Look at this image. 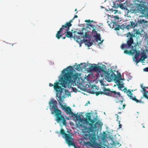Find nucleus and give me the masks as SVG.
Masks as SVG:
<instances>
[{"label": "nucleus", "mask_w": 148, "mask_h": 148, "mask_svg": "<svg viewBox=\"0 0 148 148\" xmlns=\"http://www.w3.org/2000/svg\"><path fill=\"white\" fill-rule=\"evenodd\" d=\"M73 19L71 20H70V21H69V22H67L66 23V24H68V23H70V24L71 25V26L72 25V24H71V23L72 22V21H73Z\"/></svg>", "instance_id": "c9c22d12"}, {"label": "nucleus", "mask_w": 148, "mask_h": 148, "mask_svg": "<svg viewBox=\"0 0 148 148\" xmlns=\"http://www.w3.org/2000/svg\"><path fill=\"white\" fill-rule=\"evenodd\" d=\"M103 123L99 121L96 122L92 127H90L89 131L84 133V137L86 140H88L92 143H94L96 141L95 132L101 128Z\"/></svg>", "instance_id": "f03ea898"}, {"label": "nucleus", "mask_w": 148, "mask_h": 148, "mask_svg": "<svg viewBox=\"0 0 148 148\" xmlns=\"http://www.w3.org/2000/svg\"><path fill=\"white\" fill-rule=\"evenodd\" d=\"M96 120V119L95 118L94 119H91V120L89 121L91 123L90 124V125L91 126V127H92L94 125L93 123L95 122V120Z\"/></svg>", "instance_id": "c85d7f7f"}, {"label": "nucleus", "mask_w": 148, "mask_h": 148, "mask_svg": "<svg viewBox=\"0 0 148 148\" xmlns=\"http://www.w3.org/2000/svg\"><path fill=\"white\" fill-rule=\"evenodd\" d=\"M60 133L61 135L64 136H63V137L65 138L66 143L69 146H75V144L73 142L74 139L72 138V135L66 134L64 130L63 129H61Z\"/></svg>", "instance_id": "0eeeda50"}, {"label": "nucleus", "mask_w": 148, "mask_h": 148, "mask_svg": "<svg viewBox=\"0 0 148 148\" xmlns=\"http://www.w3.org/2000/svg\"><path fill=\"white\" fill-rule=\"evenodd\" d=\"M74 33L73 38L76 40L77 42L82 41V40L83 36V32H74Z\"/></svg>", "instance_id": "9b49d317"}, {"label": "nucleus", "mask_w": 148, "mask_h": 148, "mask_svg": "<svg viewBox=\"0 0 148 148\" xmlns=\"http://www.w3.org/2000/svg\"><path fill=\"white\" fill-rule=\"evenodd\" d=\"M132 50V51H128L126 50H124V53L126 54L129 55H133L134 54V52H133V50Z\"/></svg>", "instance_id": "a211bd4d"}, {"label": "nucleus", "mask_w": 148, "mask_h": 148, "mask_svg": "<svg viewBox=\"0 0 148 148\" xmlns=\"http://www.w3.org/2000/svg\"><path fill=\"white\" fill-rule=\"evenodd\" d=\"M143 128H145V127L144 126H143Z\"/></svg>", "instance_id": "3c124183"}, {"label": "nucleus", "mask_w": 148, "mask_h": 148, "mask_svg": "<svg viewBox=\"0 0 148 148\" xmlns=\"http://www.w3.org/2000/svg\"><path fill=\"white\" fill-rule=\"evenodd\" d=\"M75 11H77V9H75Z\"/></svg>", "instance_id": "09e8293b"}, {"label": "nucleus", "mask_w": 148, "mask_h": 148, "mask_svg": "<svg viewBox=\"0 0 148 148\" xmlns=\"http://www.w3.org/2000/svg\"><path fill=\"white\" fill-rule=\"evenodd\" d=\"M103 70L104 71H101V72L104 73L105 75V79L108 82H110L112 79H114L115 81L117 80L119 82L120 80L122 79L120 74L119 76L118 77L111 70H108V71H106L104 68Z\"/></svg>", "instance_id": "39448f33"}, {"label": "nucleus", "mask_w": 148, "mask_h": 148, "mask_svg": "<svg viewBox=\"0 0 148 148\" xmlns=\"http://www.w3.org/2000/svg\"><path fill=\"white\" fill-rule=\"evenodd\" d=\"M83 64H78L76 66V67L75 68V69L79 71L80 70H82L84 69V67H81L82 65Z\"/></svg>", "instance_id": "412c9836"}, {"label": "nucleus", "mask_w": 148, "mask_h": 148, "mask_svg": "<svg viewBox=\"0 0 148 148\" xmlns=\"http://www.w3.org/2000/svg\"><path fill=\"white\" fill-rule=\"evenodd\" d=\"M94 87L96 89L97 88L96 86L92 87L90 90L92 91H90L91 93L92 94H95L96 96H98L99 94L102 95L103 94L107 96L115 97L117 98L121 96V94L119 92H117L115 91H112L110 88H106L105 87H104L103 92H96L93 90V89H94Z\"/></svg>", "instance_id": "20e7f679"}, {"label": "nucleus", "mask_w": 148, "mask_h": 148, "mask_svg": "<svg viewBox=\"0 0 148 148\" xmlns=\"http://www.w3.org/2000/svg\"><path fill=\"white\" fill-rule=\"evenodd\" d=\"M95 145L98 148H106L105 147L102 146V143H96Z\"/></svg>", "instance_id": "b1692460"}, {"label": "nucleus", "mask_w": 148, "mask_h": 148, "mask_svg": "<svg viewBox=\"0 0 148 148\" xmlns=\"http://www.w3.org/2000/svg\"><path fill=\"white\" fill-rule=\"evenodd\" d=\"M117 101L116 102V103H120V104L121 105H122L123 104V101H121V100H119L117 99Z\"/></svg>", "instance_id": "72a5a7b5"}, {"label": "nucleus", "mask_w": 148, "mask_h": 148, "mask_svg": "<svg viewBox=\"0 0 148 148\" xmlns=\"http://www.w3.org/2000/svg\"><path fill=\"white\" fill-rule=\"evenodd\" d=\"M141 0H136L135 1V2H139V3L138 4L139 5H140V4L141 2Z\"/></svg>", "instance_id": "4c0bfd02"}, {"label": "nucleus", "mask_w": 148, "mask_h": 148, "mask_svg": "<svg viewBox=\"0 0 148 148\" xmlns=\"http://www.w3.org/2000/svg\"><path fill=\"white\" fill-rule=\"evenodd\" d=\"M82 40L84 42L86 40H90V38L88 34L86 33L85 35L83 34V36Z\"/></svg>", "instance_id": "6ab92c4d"}, {"label": "nucleus", "mask_w": 148, "mask_h": 148, "mask_svg": "<svg viewBox=\"0 0 148 148\" xmlns=\"http://www.w3.org/2000/svg\"><path fill=\"white\" fill-rule=\"evenodd\" d=\"M138 22L139 24H142V23H146L147 22V21L144 19H141L140 20H138Z\"/></svg>", "instance_id": "cd10ccee"}, {"label": "nucleus", "mask_w": 148, "mask_h": 148, "mask_svg": "<svg viewBox=\"0 0 148 148\" xmlns=\"http://www.w3.org/2000/svg\"><path fill=\"white\" fill-rule=\"evenodd\" d=\"M115 23V24H114V26H113V28H112L114 29L115 30H119L120 29V26L119 25H118L117 24V23L115 22H114Z\"/></svg>", "instance_id": "5701e85b"}, {"label": "nucleus", "mask_w": 148, "mask_h": 148, "mask_svg": "<svg viewBox=\"0 0 148 148\" xmlns=\"http://www.w3.org/2000/svg\"><path fill=\"white\" fill-rule=\"evenodd\" d=\"M81 64H82V65L81 66V67H84V69H85L86 67V64L85 63H81Z\"/></svg>", "instance_id": "f704fd0d"}, {"label": "nucleus", "mask_w": 148, "mask_h": 148, "mask_svg": "<svg viewBox=\"0 0 148 148\" xmlns=\"http://www.w3.org/2000/svg\"><path fill=\"white\" fill-rule=\"evenodd\" d=\"M96 33V34L95 35V37L96 38V40L97 41H100L101 42L99 43V44H101L102 42V41L101 40V38H100V34L97 33V32H95Z\"/></svg>", "instance_id": "2eb2a0df"}, {"label": "nucleus", "mask_w": 148, "mask_h": 148, "mask_svg": "<svg viewBox=\"0 0 148 148\" xmlns=\"http://www.w3.org/2000/svg\"><path fill=\"white\" fill-rule=\"evenodd\" d=\"M144 71L148 72V67H146L144 69Z\"/></svg>", "instance_id": "ea45409f"}, {"label": "nucleus", "mask_w": 148, "mask_h": 148, "mask_svg": "<svg viewBox=\"0 0 148 148\" xmlns=\"http://www.w3.org/2000/svg\"><path fill=\"white\" fill-rule=\"evenodd\" d=\"M72 69V66H70L64 69L62 71V73L63 74V78H61V83L60 84L59 82H55L53 85L51 83H49V85L50 87L53 86L54 90L57 92L56 96L58 98L57 100L59 102V105L61 107H63L62 105L63 102V99L61 96L63 92L64 88H62L61 86L63 87L66 88L69 84H71L75 85L76 83L80 84L81 82L79 81L80 78L78 77L77 74H74L71 70Z\"/></svg>", "instance_id": "f257e3e1"}, {"label": "nucleus", "mask_w": 148, "mask_h": 148, "mask_svg": "<svg viewBox=\"0 0 148 148\" xmlns=\"http://www.w3.org/2000/svg\"><path fill=\"white\" fill-rule=\"evenodd\" d=\"M120 121H118V123L119 124V128H121V127L122 126V125H121V124H120Z\"/></svg>", "instance_id": "e433bc0d"}, {"label": "nucleus", "mask_w": 148, "mask_h": 148, "mask_svg": "<svg viewBox=\"0 0 148 148\" xmlns=\"http://www.w3.org/2000/svg\"><path fill=\"white\" fill-rule=\"evenodd\" d=\"M85 22H87V23H90V21L89 20H86L85 21Z\"/></svg>", "instance_id": "a19ab883"}, {"label": "nucleus", "mask_w": 148, "mask_h": 148, "mask_svg": "<svg viewBox=\"0 0 148 148\" xmlns=\"http://www.w3.org/2000/svg\"><path fill=\"white\" fill-rule=\"evenodd\" d=\"M119 109H121V108H120V107H119Z\"/></svg>", "instance_id": "8fccbe9b"}, {"label": "nucleus", "mask_w": 148, "mask_h": 148, "mask_svg": "<svg viewBox=\"0 0 148 148\" xmlns=\"http://www.w3.org/2000/svg\"><path fill=\"white\" fill-rule=\"evenodd\" d=\"M90 40H86L84 41L85 44L87 45L88 47H90L92 45L93 43L92 42L90 41Z\"/></svg>", "instance_id": "dca6fc26"}, {"label": "nucleus", "mask_w": 148, "mask_h": 148, "mask_svg": "<svg viewBox=\"0 0 148 148\" xmlns=\"http://www.w3.org/2000/svg\"><path fill=\"white\" fill-rule=\"evenodd\" d=\"M125 104H123L122 106V108L124 109L125 108Z\"/></svg>", "instance_id": "c03bdc74"}, {"label": "nucleus", "mask_w": 148, "mask_h": 148, "mask_svg": "<svg viewBox=\"0 0 148 148\" xmlns=\"http://www.w3.org/2000/svg\"><path fill=\"white\" fill-rule=\"evenodd\" d=\"M147 58V56L146 55L145 53H144V54H143V55L141 56L140 59L141 61L143 62L145 60V59Z\"/></svg>", "instance_id": "393cba45"}, {"label": "nucleus", "mask_w": 148, "mask_h": 148, "mask_svg": "<svg viewBox=\"0 0 148 148\" xmlns=\"http://www.w3.org/2000/svg\"><path fill=\"white\" fill-rule=\"evenodd\" d=\"M121 113V112H119L118 113V114H120Z\"/></svg>", "instance_id": "603ef678"}, {"label": "nucleus", "mask_w": 148, "mask_h": 148, "mask_svg": "<svg viewBox=\"0 0 148 148\" xmlns=\"http://www.w3.org/2000/svg\"><path fill=\"white\" fill-rule=\"evenodd\" d=\"M130 37L128 38V40L127 41L126 44H123L121 46V48L122 49L125 48L126 49H131L132 50L134 49V47L132 45V44L134 43V39L133 37H135L134 35L131 34L130 32H129L127 34V37Z\"/></svg>", "instance_id": "423d86ee"}, {"label": "nucleus", "mask_w": 148, "mask_h": 148, "mask_svg": "<svg viewBox=\"0 0 148 148\" xmlns=\"http://www.w3.org/2000/svg\"><path fill=\"white\" fill-rule=\"evenodd\" d=\"M115 23L113 21L111 22L109 24V25L110 27L111 28H113V26H114V24H115Z\"/></svg>", "instance_id": "7c9ffc66"}, {"label": "nucleus", "mask_w": 148, "mask_h": 148, "mask_svg": "<svg viewBox=\"0 0 148 148\" xmlns=\"http://www.w3.org/2000/svg\"><path fill=\"white\" fill-rule=\"evenodd\" d=\"M130 22V24L126 26V27L127 29L134 28L137 25L138 23L136 20H135L134 21H131Z\"/></svg>", "instance_id": "ddd939ff"}, {"label": "nucleus", "mask_w": 148, "mask_h": 148, "mask_svg": "<svg viewBox=\"0 0 148 148\" xmlns=\"http://www.w3.org/2000/svg\"><path fill=\"white\" fill-rule=\"evenodd\" d=\"M87 70L89 72L94 71L97 73H101V71H104L103 68V67L97 66L95 64V66H91Z\"/></svg>", "instance_id": "9d476101"}, {"label": "nucleus", "mask_w": 148, "mask_h": 148, "mask_svg": "<svg viewBox=\"0 0 148 148\" xmlns=\"http://www.w3.org/2000/svg\"><path fill=\"white\" fill-rule=\"evenodd\" d=\"M139 11L143 15L146 16L148 18V8L146 6H141L139 10Z\"/></svg>", "instance_id": "f8f14e48"}, {"label": "nucleus", "mask_w": 148, "mask_h": 148, "mask_svg": "<svg viewBox=\"0 0 148 148\" xmlns=\"http://www.w3.org/2000/svg\"><path fill=\"white\" fill-rule=\"evenodd\" d=\"M88 103H89V101H88Z\"/></svg>", "instance_id": "5fc2aeb1"}, {"label": "nucleus", "mask_w": 148, "mask_h": 148, "mask_svg": "<svg viewBox=\"0 0 148 148\" xmlns=\"http://www.w3.org/2000/svg\"><path fill=\"white\" fill-rule=\"evenodd\" d=\"M118 7H119L122 10H124L126 9V7L122 4H119L118 5Z\"/></svg>", "instance_id": "bb28decb"}, {"label": "nucleus", "mask_w": 148, "mask_h": 148, "mask_svg": "<svg viewBox=\"0 0 148 148\" xmlns=\"http://www.w3.org/2000/svg\"><path fill=\"white\" fill-rule=\"evenodd\" d=\"M77 12H77V11L76 13H77Z\"/></svg>", "instance_id": "864d4df0"}, {"label": "nucleus", "mask_w": 148, "mask_h": 148, "mask_svg": "<svg viewBox=\"0 0 148 148\" xmlns=\"http://www.w3.org/2000/svg\"><path fill=\"white\" fill-rule=\"evenodd\" d=\"M133 52H134V54L136 53V54L134 56V58H135L136 60H137L138 59V56L140 54V52L138 51L136 49H134L133 50Z\"/></svg>", "instance_id": "f3484780"}, {"label": "nucleus", "mask_w": 148, "mask_h": 148, "mask_svg": "<svg viewBox=\"0 0 148 148\" xmlns=\"http://www.w3.org/2000/svg\"><path fill=\"white\" fill-rule=\"evenodd\" d=\"M127 90L126 88H124V89H123V90Z\"/></svg>", "instance_id": "de8ad7c7"}, {"label": "nucleus", "mask_w": 148, "mask_h": 148, "mask_svg": "<svg viewBox=\"0 0 148 148\" xmlns=\"http://www.w3.org/2000/svg\"><path fill=\"white\" fill-rule=\"evenodd\" d=\"M114 18L115 19H119V17L118 16H116L114 17Z\"/></svg>", "instance_id": "79ce46f5"}, {"label": "nucleus", "mask_w": 148, "mask_h": 148, "mask_svg": "<svg viewBox=\"0 0 148 148\" xmlns=\"http://www.w3.org/2000/svg\"><path fill=\"white\" fill-rule=\"evenodd\" d=\"M78 16L77 15H75L74 16V17H73V19H74L75 18H77Z\"/></svg>", "instance_id": "37998d69"}, {"label": "nucleus", "mask_w": 148, "mask_h": 148, "mask_svg": "<svg viewBox=\"0 0 148 148\" xmlns=\"http://www.w3.org/2000/svg\"><path fill=\"white\" fill-rule=\"evenodd\" d=\"M115 81H116L118 83V86L119 88H121L123 87V85L122 84H121L120 83V82H119L117 80H116Z\"/></svg>", "instance_id": "2f4dec72"}, {"label": "nucleus", "mask_w": 148, "mask_h": 148, "mask_svg": "<svg viewBox=\"0 0 148 148\" xmlns=\"http://www.w3.org/2000/svg\"><path fill=\"white\" fill-rule=\"evenodd\" d=\"M121 0H118V1H121Z\"/></svg>", "instance_id": "6e6d98bb"}, {"label": "nucleus", "mask_w": 148, "mask_h": 148, "mask_svg": "<svg viewBox=\"0 0 148 148\" xmlns=\"http://www.w3.org/2000/svg\"><path fill=\"white\" fill-rule=\"evenodd\" d=\"M66 36L67 38H73L72 33L70 31H68L66 33Z\"/></svg>", "instance_id": "4be33fe9"}, {"label": "nucleus", "mask_w": 148, "mask_h": 148, "mask_svg": "<svg viewBox=\"0 0 148 148\" xmlns=\"http://www.w3.org/2000/svg\"><path fill=\"white\" fill-rule=\"evenodd\" d=\"M89 26L90 27H92V32L93 33H94V32H96V31L95 29V26L94 25L90 24L89 25Z\"/></svg>", "instance_id": "a878e982"}, {"label": "nucleus", "mask_w": 148, "mask_h": 148, "mask_svg": "<svg viewBox=\"0 0 148 148\" xmlns=\"http://www.w3.org/2000/svg\"><path fill=\"white\" fill-rule=\"evenodd\" d=\"M86 117L89 121L91 119V116L89 114L86 115Z\"/></svg>", "instance_id": "473e14b6"}, {"label": "nucleus", "mask_w": 148, "mask_h": 148, "mask_svg": "<svg viewBox=\"0 0 148 148\" xmlns=\"http://www.w3.org/2000/svg\"><path fill=\"white\" fill-rule=\"evenodd\" d=\"M116 115L117 116V119H118V117H119V116L118 115H117L116 114Z\"/></svg>", "instance_id": "49530a36"}, {"label": "nucleus", "mask_w": 148, "mask_h": 148, "mask_svg": "<svg viewBox=\"0 0 148 148\" xmlns=\"http://www.w3.org/2000/svg\"><path fill=\"white\" fill-rule=\"evenodd\" d=\"M71 27V25L70 23H65L64 25H62L59 30L57 32L56 35V37L58 39H59L61 37L62 34H64L67 31L69 30Z\"/></svg>", "instance_id": "6e6552de"}, {"label": "nucleus", "mask_w": 148, "mask_h": 148, "mask_svg": "<svg viewBox=\"0 0 148 148\" xmlns=\"http://www.w3.org/2000/svg\"><path fill=\"white\" fill-rule=\"evenodd\" d=\"M57 101L55 100L51 99L49 102L50 109H53L54 112H52V114L54 113L55 114L56 118V121L57 123L62 122L64 125H66L67 123L66 120L64 117L61 115V111L57 108Z\"/></svg>", "instance_id": "7ed1b4c3"}, {"label": "nucleus", "mask_w": 148, "mask_h": 148, "mask_svg": "<svg viewBox=\"0 0 148 148\" xmlns=\"http://www.w3.org/2000/svg\"><path fill=\"white\" fill-rule=\"evenodd\" d=\"M64 111L66 112V114H71L72 115H75L73 112L71 111V108L69 106L64 108Z\"/></svg>", "instance_id": "4468645a"}, {"label": "nucleus", "mask_w": 148, "mask_h": 148, "mask_svg": "<svg viewBox=\"0 0 148 148\" xmlns=\"http://www.w3.org/2000/svg\"><path fill=\"white\" fill-rule=\"evenodd\" d=\"M127 96L130 98V99H131L134 101H135L137 103H144V102L141 101L142 99H143L144 97L145 98L148 99V93L147 94L146 93H144L143 95V96L141 97V99L140 100H139L136 98V97L134 96L133 97L132 96L133 94L132 93L130 90H128L127 92Z\"/></svg>", "instance_id": "1a4fd4ad"}, {"label": "nucleus", "mask_w": 148, "mask_h": 148, "mask_svg": "<svg viewBox=\"0 0 148 148\" xmlns=\"http://www.w3.org/2000/svg\"><path fill=\"white\" fill-rule=\"evenodd\" d=\"M140 86H141V88H142L143 90L144 91V92L143 93V94L144 93H146L147 94L148 93V92L147 91L146 89H145V88H147V87H143V85H141Z\"/></svg>", "instance_id": "c756f323"}, {"label": "nucleus", "mask_w": 148, "mask_h": 148, "mask_svg": "<svg viewBox=\"0 0 148 148\" xmlns=\"http://www.w3.org/2000/svg\"><path fill=\"white\" fill-rule=\"evenodd\" d=\"M62 38V39H65L66 38V37H63Z\"/></svg>", "instance_id": "a18cd8bd"}, {"label": "nucleus", "mask_w": 148, "mask_h": 148, "mask_svg": "<svg viewBox=\"0 0 148 148\" xmlns=\"http://www.w3.org/2000/svg\"><path fill=\"white\" fill-rule=\"evenodd\" d=\"M90 142H84V145L87 147L88 146L89 147H92L93 146V144H94L95 142V141L94 143H92L90 140Z\"/></svg>", "instance_id": "aec40b11"}, {"label": "nucleus", "mask_w": 148, "mask_h": 148, "mask_svg": "<svg viewBox=\"0 0 148 148\" xmlns=\"http://www.w3.org/2000/svg\"><path fill=\"white\" fill-rule=\"evenodd\" d=\"M136 62V64H137L138 63H139L140 61H141V60H140V59L139 60L137 59V60H136L135 61Z\"/></svg>", "instance_id": "58836bf2"}]
</instances>
